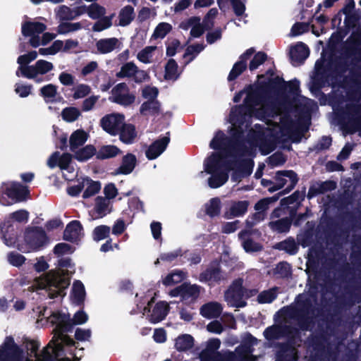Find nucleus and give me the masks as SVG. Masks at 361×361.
<instances>
[{
	"mask_svg": "<svg viewBox=\"0 0 361 361\" xmlns=\"http://www.w3.org/2000/svg\"><path fill=\"white\" fill-rule=\"evenodd\" d=\"M121 151L114 145L102 146L96 153L97 158L99 159H110L121 154Z\"/></svg>",
	"mask_w": 361,
	"mask_h": 361,
	"instance_id": "f704fd0d",
	"label": "nucleus"
},
{
	"mask_svg": "<svg viewBox=\"0 0 361 361\" xmlns=\"http://www.w3.org/2000/svg\"><path fill=\"white\" fill-rule=\"evenodd\" d=\"M87 134L83 130H77L74 131L69 140L70 148L74 152L79 147L83 145L87 140Z\"/></svg>",
	"mask_w": 361,
	"mask_h": 361,
	"instance_id": "7c9ffc66",
	"label": "nucleus"
},
{
	"mask_svg": "<svg viewBox=\"0 0 361 361\" xmlns=\"http://www.w3.org/2000/svg\"><path fill=\"white\" fill-rule=\"evenodd\" d=\"M165 78L176 80L178 77V64L174 59L169 60L165 66Z\"/></svg>",
	"mask_w": 361,
	"mask_h": 361,
	"instance_id": "de8ad7c7",
	"label": "nucleus"
},
{
	"mask_svg": "<svg viewBox=\"0 0 361 361\" xmlns=\"http://www.w3.org/2000/svg\"><path fill=\"white\" fill-rule=\"evenodd\" d=\"M74 247L69 244L65 243H60L55 245L54 248V253L58 256L71 254L74 252Z\"/></svg>",
	"mask_w": 361,
	"mask_h": 361,
	"instance_id": "338daca9",
	"label": "nucleus"
},
{
	"mask_svg": "<svg viewBox=\"0 0 361 361\" xmlns=\"http://www.w3.org/2000/svg\"><path fill=\"white\" fill-rule=\"evenodd\" d=\"M46 29V25L42 23L27 21L22 25V34L25 37H30V46L37 48L40 45H46L56 37L54 34L45 32L40 37L39 35Z\"/></svg>",
	"mask_w": 361,
	"mask_h": 361,
	"instance_id": "1a4fd4ad",
	"label": "nucleus"
},
{
	"mask_svg": "<svg viewBox=\"0 0 361 361\" xmlns=\"http://www.w3.org/2000/svg\"><path fill=\"white\" fill-rule=\"evenodd\" d=\"M137 164L136 157L131 154L128 153L123 157L121 164L116 170V174L128 175L133 172Z\"/></svg>",
	"mask_w": 361,
	"mask_h": 361,
	"instance_id": "a878e982",
	"label": "nucleus"
},
{
	"mask_svg": "<svg viewBox=\"0 0 361 361\" xmlns=\"http://www.w3.org/2000/svg\"><path fill=\"white\" fill-rule=\"evenodd\" d=\"M219 150L212 152L204 162V171L199 173L200 177L204 173L210 174L208 178V185L212 188H217L224 185L228 179V171L233 164H239L243 176H248L252 173L254 166L253 161L248 157L234 159L229 156L222 148L214 149Z\"/></svg>",
	"mask_w": 361,
	"mask_h": 361,
	"instance_id": "7ed1b4c3",
	"label": "nucleus"
},
{
	"mask_svg": "<svg viewBox=\"0 0 361 361\" xmlns=\"http://www.w3.org/2000/svg\"><path fill=\"white\" fill-rule=\"evenodd\" d=\"M114 16L115 13H112L109 16H102L97 19L98 20L92 26V30L94 32H101L109 28L112 25V20Z\"/></svg>",
	"mask_w": 361,
	"mask_h": 361,
	"instance_id": "ea45409f",
	"label": "nucleus"
},
{
	"mask_svg": "<svg viewBox=\"0 0 361 361\" xmlns=\"http://www.w3.org/2000/svg\"><path fill=\"white\" fill-rule=\"evenodd\" d=\"M118 134L120 135V140L126 144L132 143L137 135L134 126L125 123Z\"/></svg>",
	"mask_w": 361,
	"mask_h": 361,
	"instance_id": "2f4dec72",
	"label": "nucleus"
},
{
	"mask_svg": "<svg viewBox=\"0 0 361 361\" xmlns=\"http://www.w3.org/2000/svg\"><path fill=\"white\" fill-rule=\"evenodd\" d=\"M169 308V305L166 302L161 301L157 302L149 315V321L154 324L162 321L167 315Z\"/></svg>",
	"mask_w": 361,
	"mask_h": 361,
	"instance_id": "cd10ccee",
	"label": "nucleus"
},
{
	"mask_svg": "<svg viewBox=\"0 0 361 361\" xmlns=\"http://www.w3.org/2000/svg\"><path fill=\"white\" fill-rule=\"evenodd\" d=\"M95 152L96 149L92 145H87L78 151L75 154V157L78 161H84L91 158Z\"/></svg>",
	"mask_w": 361,
	"mask_h": 361,
	"instance_id": "bf43d9fd",
	"label": "nucleus"
},
{
	"mask_svg": "<svg viewBox=\"0 0 361 361\" xmlns=\"http://www.w3.org/2000/svg\"><path fill=\"white\" fill-rule=\"evenodd\" d=\"M157 49L156 46H148L145 47L137 55V59L144 63H150L153 56V52Z\"/></svg>",
	"mask_w": 361,
	"mask_h": 361,
	"instance_id": "8fccbe9b",
	"label": "nucleus"
},
{
	"mask_svg": "<svg viewBox=\"0 0 361 361\" xmlns=\"http://www.w3.org/2000/svg\"><path fill=\"white\" fill-rule=\"evenodd\" d=\"M276 290L277 288H274L261 292L257 295V302L261 304L271 303L276 298Z\"/></svg>",
	"mask_w": 361,
	"mask_h": 361,
	"instance_id": "603ef678",
	"label": "nucleus"
},
{
	"mask_svg": "<svg viewBox=\"0 0 361 361\" xmlns=\"http://www.w3.org/2000/svg\"><path fill=\"white\" fill-rule=\"evenodd\" d=\"M72 291L74 302L80 304L84 301L85 290L84 285L81 281H76L74 282Z\"/></svg>",
	"mask_w": 361,
	"mask_h": 361,
	"instance_id": "a19ab883",
	"label": "nucleus"
},
{
	"mask_svg": "<svg viewBox=\"0 0 361 361\" xmlns=\"http://www.w3.org/2000/svg\"><path fill=\"white\" fill-rule=\"evenodd\" d=\"M221 10L224 9L228 3L232 6L235 16L240 17L244 15L245 11V4L240 0H216Z\"/></svg>",
	"mask_w": 361,
	"mask_h": 361,
	"instance_id": "c756f323",
	"label": "nucleus"
},
{
	"mask_svg": "<svg viewBox=\"0 0 361 361\" xmlns=\"http://www.w3.org/2000/svg\"><path fill=\"white\" fill-rule=\"evenodd\" d=\"M255 51L254 48H250L240 56L239 60L233 65L229 73L228 76L229 81L236 79L247 68V61L255 53Z\"/></svg>",
	"mask_w": 361,
	"mask_h": 361,
	"instance_id": "a211bd4d",
	"label": "nucleus"
},
{
	"mask_svg": "<svg viewBox=\"0 0 361 361\" xmlns=\"http://www.w3.org/2000/svg\"><path fill=\"white\" fill-rule=\"evenodd\" d=\"M283 333L282 327L279 326H271L267 327L264 331V336L267 340L279 339Z\"/></svg>",
	"mask_w": 361,
	"mask_h": 361,
	"instance_id": "052dcab7",
	"label": "nucleus"
},
{
	"mask_svg": "<svg viewBox=\"0 0 361 361\" xmlns=\"http://www.w3.org/2000/svg\"><path fill=\"white\" fill-rule=\"evenodd\" d=\"M116 76L118 78H132L136 83H141L149 78L146 71L139 69L132 61L124 63L116 73Z\"/></svg>",
	"mask_w": 361,
	"mask_h": 361,
	"instance_id": "4468645a",
	"label": "nucleus"
},
{
	"mask_svg": "<svg viewBox=\"0 0 361 361\" xmlns=\"http://www.w3.org/2000/svg\"><path fill=\"white\" fill-rule=\"evenodd\" d=\"M252 232L250 230H243L238 233V238L241 246L247 253L257 252L262 250V246L253 240L251 238Z\"/></svg>",
	"mask_w": 361,
	"mask_h": 361,
	"instance_id": "aec40b11",
	"label": "nucleus"
},
{
	"mask_svg": "<svg viewBox=\"0 0 361 361\" xmlns=\"http://www.w3.org/2000/svg\"><path fill=\"white\" fill-rule=\"evenodd\" d=\"M185 273L181 270H176L168 274L163 281L166 286H171L182 281L185 278Z\"/></svg>",
	"mask_w": 361,
	"mask_h": 361,
	"instance_id": "49530a36",
	"label": "nucleus"
},
{
	"mask_svg": "<svg viewBox=\"0 0 361 361\" xmlns=\"http://www.w3.org/2000/svg\"><path fill=\"white\" fill-rule=\"evenodd\" d=\"M27 195V189L21 184L3 183L0 187V204L4 206H9L14 203L23 202L26 200Z\"/></svg>",
	"mask_w": 361,
	"mask_h": 361,
	"instance_id": "9b49d317",
	"label": "nucleus"
},
{
	"mask_svg": "<svg viewBox=\"0 0 361 361\" xmlns=\"http://www.w3.org/2000/svg\"><path fill=\"white\" fill-rule=\"evenodd\" d=\"M73 97L78 99L87 96L91 92V87L86 84H79L73 88Z\"/></svg>",
	"mask_w": 361,
	"mask_h": 361,
	"instance_id": "e2e57ef3",
	"label": "nucleus"
},
{
	"mask_svg": "<svg viewBox=\"0 0 361 361\" xmlns=\"http://www.w3.org/2000/svg\"><path fill=\"white\" fill-rule=\"evenodd\" d=\"M309 48L302 42H298L293 47L290 51V56L294 66H298L302 63L309 56Z\"/></svg>",
	"mask_w": 361,
	"mask_h": 361,
	"instance_id": "412c9836",
	"label": "nucleus"
},
{
	"mask_svg": "<svg viewBox=\"0 0 361 361\" xmlns=\"http://www.w3.org/2000/svg\"><path fill=\"white\" fill-rule=\"evenodd\" d=\"M109 205V200L99 196L95 200V212L97 213L99 216L103 217L104 216L110 212Z\"/></svg>",
	"mask_w": 361,
	"mask_h": 361,
	"instance_id": "4c0bfd02",
	"label": "nucleus"
},
{
	"mask_svg": "<svg viewBox=\"0 0 361 361\" xmlns=\"http://www.w3.org/2000/svg\"><path fill=\"white\" fill-rule=\"evenodd\" d=\"M275 248L279 250H283L290 255H295L298 250L295 240L290 238L277 243Z\"/></svg>",
	"mask_w": 361,
	"mask_h": 361,
	"instance_id": "58836bf2",
	"label": "nucleus"
},
{
	"mask_svg": "<svg viewBox=\"0 0 361 361\" xmlns=\"http://www.w3.org/2000/svg\"><path fill=\"white\" fill-rule=\"evenodd\" d=\"M222 305L218 302H209L200 308V314L207 319L217 318L222 312Z\"/></svg>",
	"mask_w": 361,
	"mask_h": 361,
	"instance_id": "bb28decb",
	"label": "nucleus"
},
{
	"mask_svg": "<svg viewBox=\"0 0 361 361\" xmlns=\"http://www.w3.org/2000/svg\"><path fill=\"white\" fill-rule=\"evenodd\" d=\"M121 42L116 37L103 38L97 40L95 44L99 54H106L119 48Z\"/></svg>",
	"mask_w": 361,
	"mask_h": 361,
	"instance_id": "b1692460",
	"label": "nucleus"
},
{
	"mask_svg": "<svg viewBox=\"0 0 361 361\" xmlns=\"http://www.w3.org/2000/svg\"><path fill=\"white\" fill-rule=\"evenodd\" d=\"M82 236V226L80 221L75 220L70 222L63 232V239L71 243H76Z\"/></svg>",
	"mask_w": 361,
	"mask_h": 361,
	"instance_id": "4be33fe9",
	"label": "nucleus"
},
{
	"mask_svg": "<svg viewBox=\"0 0 361 361\" xmlns=\"http://www.w3.org/2000/svg\"><path fill=\"white\" fill-rule=\"evenodd\" d=\"M200 361H225L218 354L209 350H204L200 355Z\"/></svg>",
	"mask_w": 361,
	"mask_h": 361,
	"instance_id": "774afa93",
	"label": "nucleus"
},
{
	"mask_svg": "<svg viewBox=\"0 0 361 361\" xmlns=\"http://www.w3.org/2000/svg\"><path fill=\"white\" fill-rule=\"evenodd\" d=\"M244 103L245 105L231 109L229 117L233 126L231 136L219 130L211 140L209 147L212 149L222 148L235 159L252 157L257 147L262 154H269L276 149L275 141L251 128L250 119L252 116L264 120L280 116L279 102L269 89L257 87L248 92Z\"/></svg>",
	"mask_w": 361,
	"mask_h": 361,
	"instance_id": "f257e3e1",
	"label": "nucleus"
},
{
	"mask_svg": "<svg viewBox=\"0 0 361 361\" xmlns=\"http://www.w3.org/2000/svg\"><path fill=\"white\" fill-rule=\"evenodd\" d=\"M169 142L170 138L169 136H164L157 140L146 150V157L150 160L157 158L166 149Z\"/></svg>",
	"mask_w": 361,
	"mask_h": 361,
	"instance_id": "5701e85b",
	"label": "nucleus"
},
{
	"mask_svg": "<svg viewBox=\"0 0 361 361\" xmlns=\"http://www.w3.org/2000/svg\"><path fill=\"white\" fill-rule=\"evenodd\" d=\"M350 64L348 59L336 58L326 61L317 60L314 66V73L310 83V90L317 96L321 93L323 87L334 83V80H341L349 71Z\"/></svg>",
	"mask_w": 361,
	"mask_h": 361,
	"instance_id": "39448f33",
	"label": "nucleus"
},
{
	"mask_svg": "<svg viewBox=\"0 0 361 361\" xmlns=\"http://www.w3.org/2000/svg\"><path fill=\"white\" fill-rule=\"evenodd\" d=\"M80 115V111L78 108L73 106L66 107L61 111L62 118L69 123L76 121Z\"/></svg>",
	"mask_w": 361,
	"mask_h": 361,
	"instance_id": "c03bdc74",
	"label": "nucleus"
},
{
	"mask_svg": "<svg viewBox=\"0 0 361 361\" xmlns=\"http://www.w3.org/2000/svg\"><path fill=\"white\" fill-rule=\"evenodd\" d=\"M336 188V183L333 180L318 181L310 186L307 197L310 200L319 195L324 194Z\"/></svg>",
	"mask_w": 361,
	"mask_h": 361,
	"instance_id": "6ab92c4d",
	"label": "nucleus"
},
{
	"mask_svg": "<svg viewBox=\"0 0 361 361\" xmlns=\"http://www.w3.org/2000/svg\"><path fill=\"white\" fill-rule=\"evenodd\" d=\"M109 99L121 106H128L135 102V96L130 92L126 83L121 82L112 88L111 96Z\"/></svg>",
	"mask_w": 361,
	"mask_h": 361,
	"instance_id": "f8f14e48",
	"label": "nucleus"
},
{
	"mask_svg": "<svg viewBox=\"0 0 361 361\" xmlns=\"http://www.w3.org/2000/svg\"><path fill=\"white\" fill-rule=\"evenodd\" d=\"M135 13L132 6L127 5L122 8L118 16V23L116 25L126 27L135 19Z\"/></svg>",
	"mask_w": 361,
	"mask_h": 361,
	"instance_id": "c85d7f7f",
	"label": "nucleus"
},
{
	"mask_svg": "<svg viewBox=\"0 0 361 361\" xmlns=\"http://www.w3.org/2000/svg\"><path fill=\"white\" fill-rule=\"evenodd\" d=\"M111 228L106 225L96 226L92 231V238L99 242L109 237Z\"/></svg>",
	"mask_w": 361,
	"mask_h": 361,
	"instance_id": "37998d69",
	"label": "nucleus"
},
{
	"mask_svg": "<svg viewBox=\"0 0 361 361\" xmlns=\"http://www.w3.org/2000/svg\"><path fill=\"white\" fill-rule=\"evenodd\" d=\"M248 205L246 200L234 202L230 208V214L234 217L243 216L247 211Z\"/></svg>",
	"mask_w": 361,
	"mask_h": 361,
	"instance_id": "79ce46f5",
	"label": "nucleus"
},
{
	"mask_svg": "<svg viewBox=\"0 0 361 361\" xmlns=\"http://www.w3.org/2000/svg\"><path fill=\"white\" fill-rule=\"evenodd\" d=\"M257 293L255 289H247L243 286V279H235L224 292V300L228 306L240 308L247 305L245 299Z\"/></svg>",
	"mask_w": 361,
	"mask_h": 361,
	"instance_id": "0eeeda50",
	"label": "nucleus"
},
{
	"mask_svg": "<svg viewBox=\"0 0 361 361\" xmlns=\"http://www.w3.org/2000/svg\"><path fill=\"white\" fill-rule=\"evenodd\" d=\"M87 319L88 316L83 311H78L72 319L66 313L52 312L49 321L55 326L53 329L54 336L40 353L44 361H72L73 358L77 359V355L72 348H77L78 346L65 333L71 332L73 325L82 324Z\"/></svg>",
	"mask_w": 361,
	"mask_h": 361,
	"instance_id": "f03ea898",
	"label": "nucleus"
},
{
	"mask_svg": "<svg viewBox=\"0 0 361 361\" xmlns=\"http://www.w3.org/2000/svg\"><path fill=\"white\" fill-rule=\"evenodd\" d=\"M274 274L279 278H288L291 274V267L286 262H279L274 269Z\"/></svg>",
	"mask_w": 361,
	"mask_h": 361,
	"instance_id": "5fc2aeb1",
	"label": "nucleus"
},
{
	"mask_svg": "<svg viewBox=\"0 0 361 361\" xmlns=\"http://www.w3.org/2000/svg\"><path fill=\"white\" fill-rule=\"evenodd\" d=\"M39 94L46 103H54L62 99L58 92V87L52 83L42 86L39 90Z\"/></svg>",
	"mask_w": 361,
	"mask_h": 361,
	"instance_id": "393cba45",
	"label": "nucleus"
},
{
	"mask_svg": "<svg viewBox=\"0 0 361 361\" xmlns=\"http://www.w3.org/2000/svg\"><path fill=\"white\" fill-rule=\"evenodd\" d=\"M276 198L274 197H266L259 200L254 207L255 211L263 213L267 216V212L269 209L270 204L275 202Z\"/></svg>",
	"mask_w": 361,
	"mask_h": 361,
	"instance_id": "13d9d810",
	"label": "nucleus"
},
{
	"mask_svg": "<svg viewBox=\"0 0 361 361\" xmlns=\"http://www.w3.org/2000/svg\"><path fill=\"white\" fill-rule=\"evenodd\" d=\"M101 189V184L99 181H94L88 178L86 188L83 192L82 197L86 199L96 195Z\"/></svg>",
	"mask_w": 361,
	"mask_h": 361,
	"instance_id": "6e6d98bb",
	"label": "nucleus"
},
{
	"mask_svg": "<svg viewBox=\"0 0 361 361\" xmlns=\"http://www.w3.org/2000/svg\"><path fill=\"white\" fill-rule=\"evenodd\" d=\"M194 339L189 334H184L176 339L175 347L178 351H186L193 345Z\"/></svg>",
	"mask_w": 361,
	"mask_h": 361,
	"instance_id": "e433bc0d",
	"label": "nucleus"
},
{
	"mask_svg": "<svg viewBox=\"0 0 361 361\" xmlns=\"http://www.w3.org/2000/svg\"><path fill=\"white\" fill-rule=\"evenodd\" d=\"M198 279L202 283L213 286L226 280L227 276L221 271L219 264H210L204 271L200 274Z\"/></svg>",
	"mask_w": 361,
	"mask_h": 361,
	"instance_id": "2eb2a0df",
	"label": "nucleus"
},
{
	"mask_svg": "<svg viewBox=\"0 0 361 361\" xmlns=\"http://www.w3.org/2000/svg\"><path fill=\"white\" fill-rule=\"evenodd\" d=\"M72 161V155L69 153H63L62 155L59 154V166L61 170H66L68 173L73 172L74 169L71 166Z\"/></svg>",
	"mask_w": 361,
	"mask_h": 361,
	"instance_id": "680f3d73",
	"label": "nucleus"
},
{
	"mask_svg": "<svg viewBox=\"0 0 361 361\" xmlns=\"http://www.w3.org/2000/svg\"><path fill=\"white\" fill-rule=\"evenodd\" d=\"M106 13V8L98 4L93 3L88 6V16L93 19L97 20L104 16Z\"/></svg>",
	"mask_w": 361,
	"mask_h": 361,
	"instance_id": "864d4df0",
	"label": "nucleus"
},
{
	"mask_svg": "<svg viewBox=\"0 0 361 361\" xmlns=\"http://www.w3.org/2000/svg\"><path fill=\"white\" fill-rule=\"evenodd\" d=\"M58 18L63 21L73 20L75 19L73 8L62 5L57 11Z\"/></svg>",
	"mask_w": 361,
	"mask_h": 361,
	"instance_id": "4d7b16f0",
	"label": "nucleus"
},
{
	"mask_svg": "<svg viewBox=\"0 0 361 361\" xmlns=\"http://www.w3.org/2000/svg\"><path fill=\"white\" fill-rule=\"evenodd\" d=\"M54 69V64L44 59L37 60L32 65L23 68L24 78L31 80L37 84L49 82L53 76L49 73Z\"/></svg>",
	"mask_w": 361,
	"mask_h": 361,
	"instance_id": "9d476101",
	"label": "nucleus"
},
{
	"mask_svg": "<svg viewBox=\"0 0 361 361\" xmlns=\"http://www.w3.org/2000/svg\"><path fill=\"white\" fill-rule=\"evenodd\" d=\"M160 111V103L157 99H151L144 102L140 109L142 115H157Z\"/></svg>",
	"mask_w": 361,
	"mask_h": 361,
	"instance_id": "72a5a7b5",
	"label": "nucleus"
},
{
	"mask_svg": "<svg viewBox=\"0 0 361 361\" xmlns=\"http://www.w3.org/2000/svg\"><path fill=\"white\" fill-rule=\"evenodd\" d=\"M172 30V25L168 23H160L155 27L152 34L154 39H163Z\"/></svg>",
	"mask_w": 361,
	"mask_h": 361,
	"instance_id": "3c124183",
	"label": "nucleus"
},
{
	"mask_svg": "<svg viewBox=\"0 0 361 361\" xmlns=\"http://www.w3.org/2000/svg\"><path fill=\"white\" fill-rule=\"evenodd\" d=\"M276 183L271 187L269 190L270 192L276 191L288 183L287 188L283 190V193H288L292 190L296 185L298 178L297 174L293 171H280L276 172L275 176Z\"/></svg>",
	"mask_w": 361,
	"mask_h": 361,
	"instance_id": "ddd939ff",
	"label": "nucleus"
},
{
	"mask_svg": "<svg viewBox=\"0 0 361 361\" xmlns=\"http://www.w3.org/2000/svg\"><path fill=\"white\" fill-rule=\"evenodd\" d=\"M125 122L124 116L120 114H110L100 120L102 129L111 135H118Z\"/></svg>",
	"mask_w": 361,
	"mask_h": 361,
	"instance_id": "f3484780",
	"label": "nucleus"
},
{
	"mask_svg": "<svg viewBox=\"0 0 361 361\" xmlns=\"http://www.w3.org/2000/svg\"><path fill=\"white\" fill-rule=\"evenodd\" d=\"M49 243V238L45 231L39 226L28 227L24 233V243L18 246L23 252L38 251Z\"/></svg>",
	"mask_w": 361,
	"mask_h": 361,
	"instance_id": "6e6552de",
	"label": "nucleus"
},
{
	"mask_svg": "<svg viewBox=\"0 0 361 361\" xmlns=\"http://www.w3.org/2000/svg\"><path fill=\"white\" fill-rule=\"evenodd\" d=\"M200 287L196 284H182V298L183 300L196 299L200 295Z\"/></svg>",
	"mask_w": 361,
	"mask_h": 361,
	"instance_id": "c9c22d12",
	"label": "nucleus"
},
{
	"mask_svg": "<svg viewBox=\"0 0 361 361\" xmlns=\"http://www.w3.org/2000/svg\"><path fill=\"white\" fill-rule=\"evenodd\" d=\"M267 56L265 53L259 51L257 52L250 62L249 69L251 71L256 70L260 65H262L266 60Z\"/></svg>",
	"mask_w": 361,
	"mask_h": 361,
	"instance_id": "69168bd1",
	"label": "nucleus"
},
{
	"mask_svg": "<svg viewBox=\"0 0 361 361\" xmlns=\"http://www.w3.org/2000/svg\"><path fill=\"white\" fill-rule=\"evenodd\" d=\"M318 292V287L312 286L307 292L299 294L295 298L294 304L282 309L285 317L295 322L302 331L311 330L320 314L321 310L317 302Z\"/></svg>",
	"mask_w": 361,
	"mask_h": 361,
	"instance_id": "20e7f679",
	"label": "nucleus"
},
{
	"mask_svg": "<svg viewBox=\"0 0 361 361\" xmlns=\"http://www.w3.org/2000/svg\"><path fill=\"white\" fill-rule=\"evenodd\" d=\"M80 29H82V24L79 22H63L59 24L57 27V31L59 34L65 35L69 32L78 31Z\"/></svg>",
	"mask_w": 361,
	"mask_h": 361,
	"instance_id": "09e8293b",
	"label": "nucleus"
},
{
	"mask_svg": "<svg viewBox=\"0 0 361 361\" xmlns=\"http://www.w3.org/2000/svg\"><path fill=\"white\" fill-rule=\"evenodd\" d=\"M22 350L11 336H7L0 345V361H20Z\"/></svg>",
	"mask_w": 361,
	"mask_h": 361,
	"instance_id": "dca6fc26",
	"label": "nucleus"
},
{
	"mask_svg": "<svg viewBox=\"0 0 361 361\" xmlns=\"http://www.w3.org/2000/svg\"><path fill=\"white\" fill-rule=\"evenodd\" d=\"M39 289H45L51 298L63 296L64 290L70 284L68 277L63 271H51L35 280Z\"/></svg>",
	"mask_w": 361,
	"mask_h": 361,
	"instance_id": "423d86ee",
	"label": "nucleus"
},
{
	"mask_svg": "<svg viewBox=\"0 0 361 361\" xmlns=\"http://www.w3.org/2000/svg\"><path fill=\"white\" fill-rule=\"evenodd\" d=\"M269 227L275 232L281 233L289 231L291 226V220L288 217L282 218L269 223Z\"/></svg>",
	"mask_w": 361,
	"mask_h": 361,
	"instance_id": "473e14b6",
	"label": "nucleus"
},
{
	"mask_svg": "<svg viewBox=\"0 0 361 361\" xmlns=\"http://www.w3.org/2000/svg\"><path fill=\"white\" fill-rule=\"evenodd\" d=\"M206 213L210 217H214L220 214L221 201L218 197L212 198L206 204Z\"/></svg>",
	"mask_w": 361,
	"mask_h": 361,
	"instance_id": "a18cd8bd",
	"label": "nucleus"
},
{
	"mask_svg": "<svg viewBox=\"0 0 361 361\" xmlns=\"http://www.w3.org/2000/svg\"><path fill=\"white\" fill-rule=\"evenodd\" d=\"M204 49V45L202 44H195L190 45L187 47L184 54V57L190 56L189 61H192L195 56Z\"/></svg>",
	"mask_w": 361,
	"mask_h": 361,
	"instance_id": "0e129e2a",
	"label": "nucleus"
}]
</instances>
